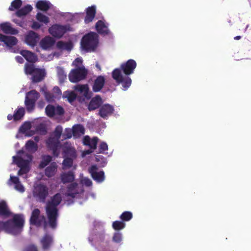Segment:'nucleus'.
<instances>
[{
	"label": "nucleus",
	"instance_id": "44",
	"mask_svg": "<svg viewBox=\"0 0 251 251\" xmlns=\"http://www.w3.org/2000/svg\"><path fill=\"white\" fill-rule=\"evenodd\" d=\"M62 127L61 126L58 125L55 127L54 131L50 136H52L53 137L60 139L61 136H62Z\"/></svg>",
	"mask_w": 251,
	"mask_h": 251
},
{
	"label": "nucleus",
	"instance_id": "47",
	"mask_svg": "<svg viewBox=\"0 0 251 251\" xmlns=\"http://www.w3.org/2000/svg\"><path fill=\"white\" fill-rule=\"evenodd\" d=\"M36 18L39 22L43 23L45 24H47L50 22L48 17L40 12L37 14Z\"/></svg>",
	"mask_w": 251,
	"mask_h": 251
},
{
	"label": "nucleus",
	"instance_id": "14",
	"mask_svg": "<svg viewBox=\"0 0 251 251\" xmlns=\"http://www.w3.org/2000/svg\"><path fill=\"white\" fill-rule=\"evenodd\" d=\"M75 90L78 91L80 95L87 100H89L91 98V93L89 92V88L87 84L77 85L75 87Z\"/></svg>",
	"mask_w": 251,
	"mask_h": 251
},
{
	"label": "nucleus",
	"instance_id": "41",
	"mask_svg": "<svg viewBox=\"0 0 251 251\" xmlns=\"http://www.w3.org/2000/svg\"><path fill=\"white\" fill-rule=\"evenodd\" d=\"M126 226V224L122 221H115L112 223V227L115 230H120Z\"/></svg>",
	"mask_w": 251,
	"mask_h": 251
},
{
	"label": "nucleus",
	"instance_id": "28",
	"mask_svg": "<svg viewBox=\"0 0 251 251\" xmlns=\"http://www.w3.org/2000/svg\"><path fill=\"white\" fill-rule=\"evenodd\" d=\"M77 186L78 184L76 182H71L67 187V192L66 195L72 198H75L78 194V192L76 190Z\"/></svg>",
	"mask_w": 251,
	"mask_h": 251
},
{
	"label": "nucleus",
	"instance_id": "15",
	"mask_svg": "<svg viewBox=\"0 0 251 251\" xmlns=\"http://www.w3.org/2000/svg\"><path fill=\"white\" fill-rule=\"evenodd\" d=\"M63 152L64 156L73 158L76 157V152L75 149L71 146L68 142H66L63 146Z\"/></svg>",
	"mask_w": 251,
	"mask_h": 251
},
{
	"label": "nucleus",
	"instance_id": "1",
	"mask_svg": "<svg viewBox=\"0 0 251 251\" xmlns=\"http://www.w3.org/2000/svg\"><path fill=\"white\" fill-rule=\"evenodd\" d=\"M136 66V61L130 59L123 63L120 68H116L112 71V78L117 84L122 85L123 90L126 91L130 86L132 80L129 75L133 73Z\"/></svg>",
	"mask_w": 251,
	"mask_h": 251
},
{
	"label": "nucleus",
	"instance_id": "16",
	"mask_svg": "<svg viewBox=\"0 0 251 251\" xmlns=\"http://www.w3.org/2000/svg\"><path fill=\"white\" fill-rule=\"evenodd\" d=\"M114 108L112 105L109 104H105L100 107L99 114L101 118L105 119L112 114Z\"/></svg>",
	"mask_w": 251,
	"mask_h": 251
},
{
	"label": "nucleus",
	"instance_id": "24",
	"mask_svg": "<svg viewBox=\"0 0 251 251\" xmlns=\"http://www.w3.org/2000/svg\"><path fill=\"white\" fill-rule=\"evenodd\" d=\"M102 103V100L100 96H96L92 98L90 101L88 109L89 111L94 110L98 108Z\"/></svg>",
	"mask_w": 251,
	"mask_h": 251
},
{
	"label": "nucleus",
	"instance_id": "61",
	"mask_svg": "<svg viewBox=\"0 0 251 251\" xmlns=\"http://www.w3.org/2000/svg\"><path fill=\"white\" fill-rule=\"evenodd\" d=\"M53 91L56 94L55 95L56 97L61 95V91L58 86L54 87L53 89Z\"/></svg>",
	"mask_w": 251,
	"mask_h": 251
},
{
	"label": "nucleus",
	"instance_id": "6",
	"mask_svg": "<svg viewBox=\"0 0 251 251\" xmlns=\"http://www.w3.org/2000/svg\"><path fill=\"white\" fill-rule=\"evenodd\" d=\"M48 195L49 188L46 185L43 183H39L34 187L33 196L39 201L45 202Z\"/></svg>",
	"mask_w": 251,
	"mask_h": 251
},
{
	"label": "nucleus",
	"instance_id": "10",
	"mask_svg": "<svg viewBox=\"0 0 251 251\" xmlns=\"http://www.w3.org/2000/svg\"><path fill=\"white\" fill-rule=\"evenodd\" d=\"M46 115L49 117H53L55 115L62 116L64 114V108L59 105L54 106L48 105L45 108Z\"/></svg>",
	"mask_w": 251,
	"mask_h": 251
},
{
	"label": "nucleus",
	"instance_id": "20",
	"mask_svg": "<svg viewBox=\"0 0 251 251\" xmlns=\"http://www.w3.org/2000/svg\"><path fill=\"white\" fill-rule=\"evenodd\" d=\"M75 178L74 173L72 171L63 172L60 174V179L63 184L73 182Z\"/></svg>",
	"mask_w": 251,
	"mask_h": 251
},
{
	"label": "nucleus",
	"instance_id": "53",
	"mask_svg": "<svg viewBox=\"0 0 251 251\" xmlns=\"http://www.w3.org/2000/svg\"><path fill=\"white\" fill-rule=\"evenodd\" d=\"M56 96L54 95L53 94L51 93L50 92H46L45 93V98L47 101L49 102H52L54 100V98H56Z\"/></svg>",
	"mask_w": 251,
	"mask_h": 251
},
{
	"label": "nucleus",
	"instance_id": "64",
	"mask_svg": "<svg viewBox=\"0 0 251 251\" xmlns=\"http://www.w3.org/2000/svg\"><path fill=\"white\" fill-rule=\"evenodd\" d=\"M37 130L42 131H46L45 127L43 125H39L37 127Z\"/></svg>",
	"mask_w": 251,
	"mask_h": 251
},
{
	"label": "nucleus",
	"instance_id": "48",
	"mask_svg": "<svg viewBox=\"0 0 251 251\" xmlns=\"http://www.w3.org/2000/svg\"><path fill=\"white\" fill-rule=\"evenodd\" d=\"M72 135H73L72 129L70 128H66L65 129L64 133H62L63 139L66 140L70 139Z\"/></svg>",
	"mask_w": 251,
	"mask_h": 251
},
{
	"label": "nucleus",
	"instance_id": "2",
	"mask_svg": "<svg viewBox=\"0 0 251 251\" xmlns=\"http://www.w3.org/2000/svg\"><path fill=\"white\" fill-rule=\"evenodd\" d=\"M62 201L60 193L55 194L48 201L46 206V213L48 220V225L52 229H55L57 225V219L59 216L58 205Z\"/></svg>",
	"mask_w": 251,
	"mask_h": 251
},
{
	"label": "nucleus",
	"instance_id": "7",
	"mask_svg": "<svg viewBox=\"0 0 251 251\" xmlns=\"http://www.w3.org/2000/svg\"><path fill=\"white\" fill-rule=\"evenodd\" d=\"M46 143L47 147L52 151L53 156L57 157L60 153L61 147L59 139L50 135L47 139Z\"/></svg>",
	"mask_w": 251,
	"mask_h": 251
},
{
	"label": "nucleus",
	"instance_id": "19",
	"mask_svg": "<svg viewBox=\"0 0 251 251\" xmlns=\"http://www.w3.org/2000/svg\"><path fill=\"white\" fill-rule=\"evenodd\" d=\"M96 14V6L94 5L88 7L86 9V16L84 19L85 24H89L93 21Z\"/></svg>",
	"mask_w": 251,
	"mask_h": 251
},
{
	"label": "nucleus",
	"instance_id": "39",
	"mask_svg": "<svg viewBox=\"0 0 251 251\" xmlns=\"http://www.w3.org/2000/svg\"><path fill=\"white\" fill-rule=\"evenodd\" d=\"M9 211L8 209L6 203L4 201L0 202V215L9 216Z\"/></svg>",
	"mask_w": 251,
	"mask_h": 251
},
{
	"label": "nucleus",
	"instance_id": "8",
	"mask_svg": "<svg viewBox=\"0 0 251 251\" xmlns=\"http://www.w3.org/2000/svg\"><path fill=\"white\" fill-rule=\"evenodd\" d=\"M70 28L69 25H62L56 24L50 27L49 31L52 36L60 38L67 31L70 30Z\"/></svg>",
	"mask_w": 251,
	"mask_h": 251
},
{
	"label": "nucleus",
	"instance_id": "52",
	"mask_svg": "<svg viewBox=\"0 0 251 251\" xmlns=\"http://www.w3.org/2000/svg\"><path fill=\"white\" fill-rule=\"evenodd\" d=\"M23 251H38L37 247L33 244L26 246Z\"/></svg>",
	"mask_w": 251,
	"mask_h": 251
},
{
	"label": "nucleus",
	"instance_id": "4",
	"mask_svg": "<svg viewBox=\"0 0 251 251\" xmlns=\"http://www.w3.org/2000/svg\"><path fill=\"white\" fill-rule=\"evenodd\" d=\"M98 44V35L95 32H91L85 35L81 41L82 48L86 51L94 50Z\"/></svg>",
	"mask_w": 251,
	"mask_h": 251
},
{
	"label": "nucleus",
	"instance_id": "62",
	"mask_svg": "<svg viewBox=\"0 0 251 251\" xmlns=\"http://www.w3.org/2000/svg\"><path fill=\"white\" fill-rule=\"evenodd\" d=\"M41 25L37 22H34L32 25L31 27L34 29H39Z\"/></svg>",
	"mask_w": 251,
	"mask_h": 251
},
{
	"label": "nucleus",
	"instance_id": "57",
	"mask_svg": "<svg viewBox=\"0 0 251 251\" xmlns=\"http://www.w3.org/2000/svg\"><path fill=\"white\" fill-rule=\"evenodd\" d=\"M15 189L22 193L25 191V188L20 181L15 185Z\"/></svg>",
	"mask_w": 251,
	"mask_h": 251
},
{
	"label": "nucleus",
	"instance_id": "63",
	"mask_svg": "<svg viewBox=\"0 0 251 251\" xmlns=\"http://www.w3.org/2000/svg\"><path fill=\"white\" fill-rule=\"evenodd\" d=\"M10 180L15 185L20 181L19 178L18 177L15 176H11Z\"/></svg>",
	"mask_w": 251,
	"mask_h": 251
},
{
	"label": "nucleus",
	"instance_id": "11",
	"mask_svg": "<svg viewBox=\"0 0 251 251\" xmlns=\"http://www.w3.org/2000/svg\"><path fill=\"white\" fill-rule=\"evenodd\" d=\"M98 168L95 165H92L89 169V172L92 178L99 183L103 182L105 179L104 172L103 171L98 172Z\"/></svg>",
	"mask_w": 251,
	"mask_h": 251
},
{
	"label": "nucleus",
	"instance_id": "13",
	"mask_svg": "<svg viewBox=\"0 0 251 251\" xmlns=\"http://www.w3.org/2000/svg\"><path fill=\"white\" fill-rule=\"evenodd\" d=\"M95 26L97 31L100 35H106L110 33V30L108 28V24L102 20H99L96 23Z\"/></svg>",
	"mask_w": 251,
	"mask_h": 251
},
{
	"label": "nucleus",
	"instance_id": "51",
	"mask_svg": "<svg viewBox=\"0 0 251 251\" xmlns=\"http://www.w3.org/2000/svg\"><path fill=\"white\" fill-rule=\"evenodd\" d=\"M98 140V138L97 137H94L91 139L90 145H89L91 149L94 150L97 148Z\"/></svg>",
	"mask_w": 251,
	"mask_h": 251
},
{
	"label": "nucleus",
	"instance_id": "30",
	"mask_svg": "<svg viewBox=\"0 0 251 251\" xmlns=\"http://www.w3.org/2000/svg\"><path fill=\"white\" fill-rule=\"evenodd\" d=\"M50 3L46 0H39L36 4V8L43 11H47L50 9Z\"/></svg>",
	"mask_w": 251,
	"mask_h": 251
},
{
	"label": "nucleus",
	"instance_id": "32",
	"mask_svg": "<svg viewBox=\"0 0 251 251\" xmlns=\"http://www.w3.org/2000/svg\"><path fill=\"white\" fill-rule=\"evenodd\" d=\"M32 10V7L30 5L27 4L22 8L18 10V11L16 12V15L18 17H21L23 16H25L28 14Z\"/></svg>",
	"mask_w": 251,
	"mask_h": 251
},
{
	"label": "nucleus",
	"instance_id": "36",
	"mask_svg": "<svg viewBox=\"0 0 251 251\" xmlns=\"http://www.w3.org/2000/svg\"><path fill=\"white\" fill-rule=\"evenodd\" d=\"M25 114V108L21 107L16 109L14 113V121L20 120L24 116Z\"/></svg>",
	"mask_w": 251,
	"mask_h": 251
},
{
	"label": "nucleus",
	"instance_id": "60",
	"mask_svg": "<svg viewBox=\"0 0 251 251\" xmlns=\"http://www.w3.org/2000/svg\"><path fill=\"white\" fill-rule=\"evenodd\" d=\"M91 139L88 136H85L83 139V143L84 145L88 146L90 145Z\"/></svg>",
	"mask_w": 251,
	"mask_h": 251
},
{
	"label": "nucleus",
	"instance_id": "50",
	"mask_svg": "<svg viewBox=\"0 0 251 251\" xmlns=\"http://www.w3.org/2000/svg\"><path fill=\"white\" fill-rule=\"evenodd\" d=\"M112 240L113 242L117 243H120L122 240V233L119 232H115L112 238Z\"/></svg>",
	"mask_w": 251,
	"mask_h": 251
},
{
	"label": "nucleus",
	"instance_id": "29",
	"mask_svg": "<svg viewBox=\"0 0 251 251\" xmlns=\"http://www.w3.org/2000/svg\"><path fill=\"white\" fill-rule=\"evenodd\" d=\"M57 165L55 162L51 163L50 166L47 167L45 171V175L48 177L54 176L57 171Z\"/></svg>",
	"mask_w": 251,
	"mask_h": 251
},
{
	"label": "nucleus",
	"instance_id": "3",
	"mask_svg": "<svg viewBox=\"0 0 251 251\" xmlns=\"http://www.w3.org/2000/svg\"><path fill=\"white\" fill-rule=\"evenodd\" d=\"M24 222L25 220L22 215L16 214L13 216L11 222L0 221V231L4 230L6 232L17 235L21 232Z\"/></svg>",
	"mask_w": 251,
	"mask_h": 251
},
{
	"label": "nucleus",
	"instance_id": "35",
	"mask_svg": "<svg viewBox=\"0 0 251 251\" xmlns=\"http://www.w3.org/2000/svg\"><path fill=\"white\" fill-rule=\"evenodd\" d=\"M57 75L60 83H63L67 79V75L62 67H57Z\"/></svg>",
	"mask_w": 251,
	"mask_h": 251
},
{
	"label": "nucleus",
	"instance_id": "54",
	"mask_svg": "<svg viewBox=\"0 0 251 251\" xmlns=\"http://www.w3.org/2000/svg\"><path fill=\"white\" fill-rule=\"evenodd\" d=\"M108 150V145L105 142H101L99 146V153H103Z\"/></svg>",
	"mask_w": 251,
	"mask_h": 251
},
{
	"label": "nucleus",
	"instance_id": "49",
	"mask_svg": "<svg viewBox=\"0 0 251 251\" xmlns=\"http://www.w3.org/2000/svg\"><path fill=\"white\" fill-rule=\"evenodd\" d=\"M25 147L26 149L29 150L33 149L36 150L37 149V144L31 140H29L26 142L25 144Z\"/></svg>",
	"mask_w": 251,
	"mask_h": 251
},
{
	"label": "nucleus",
	"instance_id": "34",
	"mask_svg": "<svg viewBox=\"0 0 251 251\" xmlns=\"http://www.w3.org/2000/svg\"><path fill=\"white\" fill-rule=\"evenodd\" d=\"M40 97V94L39 92L35 90H32L26 93L25 99L33 100V101H36Z\"/></svg>",
	"mask_w": 251,
	"mask_h": 251
},
{
	"label": "nucleus",
	"instance_id": "12",
	"mask_svg": "<svg viewBox=\"0 0 251 251\" xmlns=\"http://www.w3.org/2000/svg\"><path fill=\"white\" fill-rule=\"evenodd\" d=\"M39 39V35L33 31H29L25 37V42L26 44L32 47L36 45Z\"/></svg>",
	"mask_w": 251,
	"mask_h": 251
},
{
	"label": "nucleus",
	"instance_id": "5",
	"mask_svg": "<svg viewBox=\"0 0 251 251\" xmlns=\"http://www.w3.org/2000/svg\"><path fill=\"white\" fill-rule=\"evenodd\" d=\"M87 74L88 71L84 67H78L71 71L69 79L71 82L77 83L85 79Z\"/></svg>",
	"mask_w": 251,
	"mask_h": 251
},
{
	"label": "nucleus",
	"instance_id": "33",
	"mask_svg": "<svg viewBox=\"0 0 251 251\" xmlns=\"http://www.w3.org/2000/svg\"><path fill=\"white\" fill-rule=\"evenodd\" d=\"M73 136L74 137L79 136L81 134H84L85 132V129L83 126L78 124L74 126L72 128Z\"/></svg>",
	"mask_w": 251,
	"mask_h": 251
},
{
	"label": "nucleus",
	"instance_id": "31",
	"mask_svg": "<svg viewBox=\"0 0 251 251\" xmlns=\"http://www.w3.org/2000/svg\"><path fill=\"white\" fill-rule=\"evenodd\" d=\"M56 47L57 49L61 50L70 51L72 49L73 45L71 42H65L60 41L57 43Z\"/></svg>",
	"mask_w": 251,
	"mask_h": 251
},
{
	"label": "nucleus",
	"instance_id": "23",
	"mask_svg": "<svg viewBox=\"0 0 251 251\" xmlns=\"http://www.w3.org/2000/svg\"><path fill=\"white\" fill-rule=\"evenodd\" d=\"M0 29L5 34L16 35L18 33V30L13 28L11 24L8 22L0 24Z\"/></svg>",
	"mask_w": 251,
	"mask_h": 251
},
{
	"label": "nucleus",
	"instance_id": "18",
	"mask_svg": "<svg viewBox=\"0 0 251 251\" xmlns=\"http://www.w3.org/2000/svg\"><path fill=\"white\" fill-rule=\"evenodd\" d=\"M105 82V78L103 76L99 75L94 80L92 86L93 91L94 92H100L103 87Z\"/></svg>",
	"mask_w": 251,
	"mask_h": 251
},
{
	"label": "nucleus",
	"instance_id": "40",
	"mask_svg": "<svg viewBox=\"0 0 251 251\" xmlns=\"http://www.w3.org/2000/svg\"><path fill=\"white\" fill-rule=\"evenodd\" d=\"M133 217L132 213L128 211H124L120 215V218L121 220L125 223L130 221Z\"/></svg>",
	"mask_w": 251,
	"mask_h": 251
},
{
	"label": "nucleus",
	"instance_id": "27",
	"mask_svg": "<svg viewBox=\"0 0 251 251\" xmlns=\"http://www.w3.org/2000/svg\"><path fill=\"white\" fill-rule=\"evenodd\" d=\"M21 54L28 62L34 63L37 60V56L35 53L27 50H22Z\"/></svg>",
	"mask_w": 251,
	"mask_h": 251
},
{
	"label": "nucleus",
	"instance_id": "59",
	"mask_svg": "<svg viewBox=\"0 0 251 251\" xmlns=\"http://www.w3.org/2000/svg\"><path fill=\"white\" fill-rule=\"evenodd\" d=\"M82 63V60L80 58H76L73 62V65L75 67H79V66Z\"/></svg>",
	"mask_w": 251,
	"mask_h": 251
},
{
	"label": "nucleus",
	"instance_id": "21",
	"mask_svg": "<svg viewBox=\"0 0 251 251\" xmlns=\"http://www.w3.org/2000/svg\"><path fill=\"white\" fill-rule=\"evenodd\" d=\"M55 43V40L49 36H47L43 38L40 43V47L43 50H48L51 48Z\"/></svg>",
	"mask_w": 251,
	"mask_h": 251
},
{
	"label": "nucleus",
	"instance_id": "43",
	"mask_svg": "<svg viewBox=\"0 0 251 251\" xmlns=\"http://www.w3.org/2000/svg\"><path fill=\"white\" fill-rule=\"evenodd\" d=\"M73 159L72 157H66L63 161V169L65 170L71 168L73 164Z\"/></svg>",
	"mask_w": 251,
	"mask_h": 251
},
{
	"label": "nucleus",
	"instance_id": "56",
	"mask_svg": "<svg viewBox=\"0 0 251 251\" xmlns=\"http://www.w3.org/2000/svg\"><path fill=\"white\" fill-rule=\"evenodd\" d=\"M20 169L18 172L19 176H22L28 173L30 170L29 167H19Z\"/></svg>",
	"mask_w": 251,
	"mask_h": 251
},
{
	"label": "nucleus",
	"instance_id": "26",
	"mask_svg": "<svg viewBox=\"0 0 251 251\" xmlns=\"http://www.w3.org/2000/svg\"><path fill=\"white\" fill-rule=\"evenodd\" d=\"M13 161L19 167H29V161L24 159L19 156H14Z\"/></svg>",
	"mask_w": 251,
	"mask_h": 251
},
{
	"label": "nucleus",
	"instance_id": "58",
	"mask_svg": "<svg viewBox=\"0 0 251 251\" xmlns=\"http://www.w3.org/2000/svg\"><path fill=\"white\" fill-rule=\"evenodd\" d=\"M81 183L82 184L88 187L91 186L92 184V181L88 178H83L81 180Z\"/></svg>",
	"mask_w": 251,
	"mask_h": 251
},
{
	"label": "nucleus",
	"instance_id": "9",
	"mask_svg": "<svg viewBox=\"0 0 251 251\" xmlns=\"http://www.w3.org/2000/svg\"><path fill=\"white\" fill-rule=\"evenodd\" d=\"M40 213V210L38 208H35L32 211L29 221L30 224L39 226L44 222V227L46 228L48 223H47L45 221V217L44 216H42L41 218L39 219Z\"/></svg>",
	"mask_w": 251,
	"mask_h": 251
},
{
	"label": "nucleus",
	"instance_id": "22",
	"mask_svg": "<svg viewBox=\"0 0 251 251\" xmlns=\"http://www.w3.org/2000/svg\"><path fill=\"white\" fill-rule=\"evenodd\" d=\"M40 243L43 250H48L53 243L52 237L48 234H46L41 239Z\"/></svg>",
	"mask_w": 251,
	"mask_h": 251
},
{
	"label": "nucleus",
	"instance_id": "37",
	"mask_svg": "<svg viewBox=\"0 0 251 251\" xmlns=\"http://www.w3.org/2000/svg\"><path fill=\"white\" fill-rule=\"evenodd\" d=\"M52 160V157L50 155H47L42 156V160L39 164V168L40 169L44 168Z\"/></svg>",
	"mask_w": 251,
	"mask_h": 251
},
{
	"label": "nucleus",
	"instance_id": "17",
	"mask_svg": "<svg viewBox=\"0 0 251 251\" xmlns=\"http://www.w3.org/2000/svg\"><path fill=\"white\" fill-rule=\"evenodd\" d=\"M0 42H3L8 47H12L17 44L18 40L14 36H6L0 33Z\"/></svg>",
	"mask_w": 251,
	"mask_h": 251
},
{
	"label": "nucleus",
	"instance_id": "25",
	"mask_svg": "<svg viewBox=\"0 0 251 251\" xmlns=\"http://www.w3.org/2000/svg\"><path fill=\"white\" fill-rule=\"evenodd\" d=\"M32 75V82L38 83L41 81L44 78L46 73L44 70L38 68Z\"/></svg>",
	"mask_w": 251,
	"mask_h": 251
},
{
	"label": "nucleus",
	"instance_id": "45",
	"mask_svg": "<svg viewBox=\"0 0 251 251\" xmlns=\"http://www.w3.org/2000/svg\"><path fill=\"white\" fill-rule=\"evenodd\" d=\"M38 68H35L32 64H25V73L27 75H32Z\"/></svg>",
	"mask_w": 251,
	"mask_h": 251
},
{
	"label": "nucleus",
	"instance_id": "42",
	"mask_svg": "<svg viewBox=\"0 0 251 251\" xmlns=\"http://www.w3.org/2000/svg\"><path fill=\"white\" fill-rule=\"evenodd\" d=\"M35 101L25 99V103L28 112H31L35 108Z\"/></svg>",
	"mask_w": 251,
	"mask_h": 251
},
{
	"label": "nucleus",
	"instance_id": "38",
	"mask_svg": "<svg viewBox=\"0 0 251 251\" xmlns=\"http://www.w3.org/2000/svg\"><path fill=\"white\" fill-rule=\"evenodd\" d=\"M64 98H67L70 103L73 102L76 98V95L74 91H65L63 94Z\"/></svg>",
	"mask_w": 251,
	"mask_h": 251
},
{
	"label": "nucleus",
	"instance_id": "55",
	"mask_svg": "<svg viewBox=\"0 0 251 251\" xmlns=\"http://www.w3.org/2000/svg\"><path fill=\"white\" fill-rule=\"evenodd\" d=\"M31 127V125L30 123H25L20 127V130L22 132H25L29 130Z\"/></svg>",
	"mask_w": 251,
	"mask_h": 251
},
{
	"label": "nucleus",
	"instance_id": "46",
	"mask_svg": "<svg viewBox=\"0 0 251 251\" xmlns=\"http://www.w3.org/2000/svg\"><path fill=\"white\" fill-rule=\"evenodd\" d=\"M22 1L21 0H14L11 3L9 7V10L14 11L15 9H18L22 5Z\"/></svg>",
	"mask_w": 251,
	"mask_h": 251
}]
</instances>
